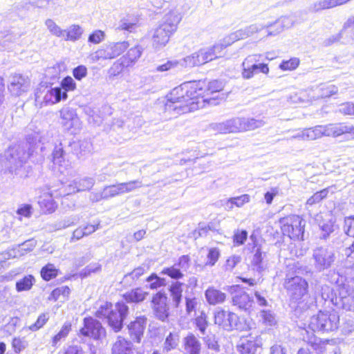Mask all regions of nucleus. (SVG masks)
Returning <instances> with one entry per match:
<instances>
[{"label":"nucleus","instance_id":"1","mask_svg":"<svg viewBox=\"0 0 354 354\" xmlns=\"http://www.w3.org/2000/svg\"><path fill=\"white\" fill-rule=\"evenodd\" d=\"M349 272L344 273L339 270H330L326 274V279L336 286L335 295L333 289L324 285L321 288V296L326 301H328L337 308L354 312V290L348 284L354 280V263L351 268H347Z\"/></svg>","mask_w":354,"mask_h":354},{"label":"nucleus","instance_id":"2","mask_svg":"<svg viewBox=\"0 0 354 354\" xmlns=\"http://www.w3.org/2000/svg\"><path fill=\"white\" fill-rule=\"evenodd\" d=\"M205 86V81L198 80L185 82L174 88L167 96L165 111L174 115L190 112L195 108V100L203 96Z\"/></svg>","mask_w":354,"mask_h":354},{"label":"nucleus","instance_id":"3","mask_svg":"<svg viewBox=\"0 0 354 354\" xmlns=\"http://www.w3.org/2000/svg\"><path fill=\"white\" fill-rule=\"evenodd\" d=\"M339 323V317L335 311H319L317 315L310 317L308 328L312 331L305 330L303 339L317 353H323L327 344L326 341L316 337L315 330L333 331L337 329Z\"/></svg>","mask_w":354,"mask_h":354},{"label":"nucleus","instance_id":"4","mask_svg":"<svg viewBox=\"0 0 354 354\" xmlns=\"http://www.w3.org/2000/svg\"><path fill=\"white\" fill-rule=\"evenodd\" d=\"M181 19L178 10H170L164 15L159 25L150 31L151 46L155 50H159L168 44Z\"/></svg>","mask_w":354,"mask_h":354},{"label":"nucleus","instance_id":"5","mask_svg":"<svg viewBox=\"0 0 354 354\" xmlns=\"http://www.w3.org/2000/svg\"><path fill=\"white\" fill-rule=\"evenodd\" d=\"M265 124L263 120L235 118L220 123L212 124V129L220 133L252 131Z\"/></svg>","mask_w":354,"mask_h":354},{"label":"nucleus","instance_id":"6","mask_svg":"<svg viewBox=\"0 0 354 354\" xmlns=\"http://www.w3.org/2000/svg\"><path fill=\"white\" fill-rule=\"evenodd\" d=\"M336 259L335 252L330 246H319L313 251L312 260L316 271L322 272L325 270H330ZM339 270L343 272L340 268ZM335 271L338 269L335 270Z\"/></svg>","mask_w":354,"mask_h":354},{"label":"nucleus","instance_id":"7","mask_svg":"<svg viewBox=\"0 0 354 354\" xmlns=\"http://www.w3.org/2000/svg\"><path fill=\"white\" fill-rule=\"evenodd\" d=\"M279 223L283 235L293 240H303L306 221L298 215H290L280 218Z\"/></svg>","mask_w":354,"mask_h":354},{"label":"nucleus","instance_id":"8","mask_svg":"<svg viewBox=\"0 0 354 354\" xmlns=\"http://www.w3.org/2000/svg\"><path fill=\"white\" fill-rule=\"evenodd\" d=\"M28 158L25 147L19 144L10 145L4 152L5 167L10 173L17 171L21 167Z\"/></svg>","mask_w":354,"mask_h":354},{"label":"nucleus","instance_id":"9","mask_svg":"<svg viewBox=\"0 0 354 354\" xmlns=\"http://www.w3.org/2000/svg\"><path fill=\"white\" fill-rule=\"evenodd\" d=\"M129 46L128 41L111 42L102 46L91 55L93 62L112 59L122 54Z\"/></svg>","mask_w":354,"mask_h":354},{"label":"nucleus","instance_id":"10","mask_svg":"<svg viewBox=\"0 0 354 354\" xmlns=\"http://www.w3.org/2000/svg\"><path fill=\"white\" fill-rule=\"evenodd\" d=\"M313 129L315 140L323 136L337 137L344 133L354 135V127L344 124L317 125Z\"/></svg>","mask_w":354,"mask_h":354},{"label":"nucleus","instance_id":"11","mask_svg":"<svg viewBox=\"0 0 354 354\" xmlns=\"http://www.w3.org/2000/svg\"><path fill=\"white\" fill-rule=\"evenodd\" d=\"M67 97V93L63 91L60 87L39 88L35 93V100L41 101L45 105L56 104L62 100H66Z\"/></svg>","mask_w":354,"mask_h":354},{"label":"nucleus","instance_id":"12","mask_svg":"<svg viewBox=\"0 0 354 354\" xmlns=\"http://www.w3.org/2000/svg\"><path fill=\"white\" fill-rule=\"evenodd\" d=\"M214 323L227 331L233 329L244 330L243 324L239 321V317L234 313L224 310H220L215 313Z\"/></svg>","mask_w":354,"mask_h":354},{"label":"nucleus","instance_id":"13","mask_svg":"<svg viewBox=\"0 0 354 354\" xmlns=\"http://www.w3.org/2000/svg\"><path fill=\"white\" fill-rule=\"evenodd\" d=\"M284 288L292 299L297 301L307 293L308 284L300 276L295 275L294 277L286 279Z\"/></svg>","mask_w":354,"mask_h":354},{"label":"nucleus","instance_id":"14","mask_svg":"<svg viewBox=\"0 0 354 354\" xmlns=\"http://www.w3.org/2000/svg\"><path fill=\"white\" fill-rule=\"evenodd\" d=\"M129 313V307L124 302H118L109 315L107 322L112 330L118 333L123 326V322Z\"/></svg>","mask_w":354,"mask_h":354},{"label":"nucleus","instance_id":"15","mask_svg":"<svg viewBox=\"0 0 354 354\" xmlns=\"http://www.w3.org/2000/svg\"><path fill=\"white\" fill-rule=\"evenodd\" d=\"M80 333L85 337L100 340L106 337V329L97 319L88 317L84 319V326L80 330Z\"/></svg>","mask_w":354,"mask_h":354},{"label":"nucleus","instance_id":"16","mask_svg":"<svg viewBox=\"0 0 354 354\" xmlns=\"http://www.w3.org/2000/svg\"><path fill=\"white\" fill-rule=\"evenodd\" d=\"M167 301V295L160 291L155 294L151 300L154 315L162 322L167 321L169 315Z\"/></svg>","mask_w":354,"mask_h":354},{"label":"nucleus","instance_id":"17","mask_svg":"<svg viewBox=\"0 0 354 354\" xmlns=\"http://www.w3.org/2000/svg\"><path fill=\"white\" fill-rule=\"evenodd\" d=\"M190 267V258L187 255H183L178 261L173 266L165 268L160 274L167 275L173 279H180L184 276L183 272H186Z\"/></svg>","mask_w":354,"mask_h":354},{"label":"nucleus","instance_id":"18","mask_svg":"<svg viewBox=\"0 0 354 354\" xmlns=\"http://www.w3.org/2000/svg\"><path fill=\"white\" fill-rule=\"evenodd\" d=\"M9 81L8 88L12 95L19 96L28 92L30 86V79L21 74L11 75Z\"/></svg>","mask_w":354,"mask_h":354},{"label":"nucleus","instance_id":"19","mask_svg":"<svg viewBox=\"0 0 354 354\" xmlns=\"http://www.w3.org/2000/svg\"><path fill=\"white\" fill-rule=\"evenodd\" d=\"M147 322V318L145 316H139L127 326L129 336L134 342L140 343L141 342Z\"/></svg>","mask_w":354,"mask_h":354},{"label":"nucleus","instance_id":"20","mask_svg":"<svg viewBox=\"0 0 354 354\" xmlns=\"http://www.w3.org/2000/svg\"><path fill=\"white\" fill-rule=\"evenodd\" d=\"M181 347L183 354H201L202 343L192 333L183 339Z\"/></svg>","mask_w":354,"mask_h":354},{"label":"nucleus","instance_id":"21","mask_svg":"<svg viewBox=\"0 0 354 354\" xmlns=\"http://www.w3.org/2000/svg\"><path fill=\"white\" fill-rule=\"evenodd\" d=\"M95 184V180L92 178L85 177L74 180L70 183L66 191H64V195H69L79 192L89 190Z\"/></svg>","mask_w":354,"mask_h":354},{"label":"nucleus","instance_id":"22","mask_svg":"<svg viewBox=\"0 0 354 354\" xmlns=\"http://www.w3.org/2000/svg\"><path fill=\"white\" fill-rule=\"evenodd\" d=\"M261 29L262 27H259L257 24H252L231 33L225 39H228V44H230L236 41L248 38Z\"/></svg>","mask_w":354,"mask_h":354},{"label":"nucleus","instance_id":"23","mask_svg":"<svg viewBox=\"0 0 354 354\" xmlns=\"http://www.w3.org/2000/svg\"><path fill=\"white\" fill-rule=\"evenodd\" d=\"M337 92V88L334 85H324L315 86L310 90L309 96L313 100L330 97Z\"/></svg>","mask_w":354,"mask_h":354},{"label":"nucleus","instance_id":"24","mask_svg":"<svg viewBox=\"0 0 354 354\" xmlns=\"http://www.w3.org/2000/svg\"><path fill=\"white\" fill-rule=\"evenodd\" d=\"M253 299L245 292H241L232 297V304L239 310L250 312L253 305Z\"/></svg>","mask_w":354,"mask_h":354},{"label":"nucleus","instance_id":"25","mask_svg":"<svg viewBox=\"0 0 354 354\" xmlns=\"http://www.w3.org/2000/svg\"><path fill=\"white\" fill-rule=\"evenodd\" d=\"M111 354H133V344L121 336H118L111 348Z\"/></svg>","mask_w":354,"mask_h":354},{"label":"nucleus","instance_id":"26","mask_svg":"<svg viewBox=\"0 0 354 354\" xmlns=\"http://www.w3.org/2000/svg\"><path fill=\"white\" fill-rule=\"evenodd\" d=\"M205 297L207 303L212 306L221 304L226 299V294L213 286L209 287L205 290Z\"/></svg>","mask_w":354,"mask_h":354},{"label":"nucleus","instance_id":"27","mask_svg":"<svg viewBox=\"0 0 354 354\" xmlns=\"http://www.w3.org/2000/svg\"><path fill=\"white\" fill-rule=\"evenodd\" d=\"M310 272L307 266H304L300 263L292 260L289 261L286 264V279L294 277V274L299 276V274H306Z\"/></svg>","mask_w":354,"mask_h":354},{"label":"nucleus","instance_id":"28","mask_svg":"<svg viewBox=\"0 0 354 354\" xmlns=\"http://www.w3.org/2000/svg\"><path fill=\"white\" fill-rule=\"evenodd\" d=\"M250 201V196L248 194H243L236 197H232L226 201H221L222 205L224 207L225 210L230 211L233 209L234 206L237 207H241L245 204L249 203Z\"/></svg>","mask_w":354,"mask_h":354},{"label":"nucleus","instance_id":"29","mask_svg":"<svg viewBox=\"0 0 354 354\" xmlns=\"http://www.w3.org/2000/svg\"><path fill=\"white\" fill-rule=\"evenodd\" d=\"M262 55L255 54L248 55L242 64L250 66V67H256L259 68V71L264 74H268L269 68L266 64L260 63L262 60Z\"/></svg>","mask_w":354,"mask_h":354},{"label":"nucleus","instance_id":"30","mask_svg":"<svg viewBox=\"0 0 354 354\" xmlns=\"http://www.w3.org/2000/svg\"><path fill=\"white\" fill-rule=\"evenodd\" d=\"M266 253L263 252L259 248H257L250 262V266L253 270L261 273L266 269V263L264 261Z\"/></svg>","mask_w":354,"mask_h":354},{"label":"nucleus","instance_id":"31","mask_svg":"<svg viewBox=\"0 0 354 354\" xmlns=\"http://www.w3.org/2000/svg\"><path fill=\"white\" fill-rule=\"evenodd\" d=\"M183 61L185 66L187 67H194L207 62V57H205L203 49L193 53L192 55L185 57Z\"/></svg>","mask_w":354,"mask_h":354},{"label":"nucleus","instance_id":"32","mask_svg":"<svg viewBox=\"0 0 354 354\" xmlns=\"http://www.w3.org/2000/svg\"><path fill=\"white\" fill-rule=\"evenodd\" d=\"M345 0H319L313 3L312 10L318 12L345 4Z\"/></svg>","mask_w":354,"mask_h":354},{"label":"nucleus","instance_id":"33","mask_svg":"<svg viewBox=\"0 0 354 354\" xmlns=\"http://www.w3.org/2000/svg\"><path fill=\"white\" fill-rule=\"evenodd\" d=\"M259 346V345L256 341L241 338L237 348L241 354H254Z\"/></svg>","mask_w":354,"mask_h":354},{"label":"nucleus","instance_id":"34","mask_svg":"<svg viewBox=\"0 0 354 354\" xmlns=\"http://www.w3.org/2000/svg\"><path fill=\"white\" fill-rule=\"evenodd\" d=\"M147 295V292L144 291L140 288H137L127 292L124 294L123 297L127 302L139 303L144 301Z\"/></svg>","mask_w":354,"mask_h":354},{"label":"nucleus","instance_id":"35","mask_svg":"<svg viewBox=\"0 0 354 354\" xmlns=\"http://www.w3.org/2000/svg\"><path fill=\"white\" fill-rule=\"evenodd\" d=\"M142 52L143 48L140 45H137L131 48L122 58L127 64V66H132L141 57Z\"/></svg>","mask_w":354,"mask_h":354},{"label":"nucleus","instance_id":"36","mask_svg":"<svg viewBox=\"0 0 354 354\" xmlns=\"http://www.w3.org/2000/svg\"><path fill=\"white\" fill-rule=\"evenodd\" d=\"M52 156L53 161L55 165H57L61 168L67 167L68 164V162L66 161V153L61 142L59 145H56L55 146Z\"/></svg>","mask_w":354,"mask_h":354},{"label":"nucleus","instance_id":"37","mask_svg":"<svg viewBox=\"0 0 354 354\" xmlns=\"http://www.w3.org/2000/svg\"><path fill=\"white\" fill-rule=\"evenodd\" d=\"M59 113L62 125L66 129H70L73 126V121L77 118L74 109L69 107H63Z\"/></svg>","mask_w":354,"mask_h":354},{"label":"nucleus","instance_id":"38","mask_svg":"<svg viewBox=\"0 0 354 354\" xmlns=\"http://www.w3.org/2000/svg\"><path fill=\"white\" fill-rule=\"evenodd\" d=\"M183 283L179 281L173 282L169 286V290L172 302L175 307H178L182 299Z\"/></svg>","mask_w":354,"mask_h":354},{"label":"nucleus","instance_id":"39","mask_svg":"<svg viewBox=\"0 0 354 354\" xmlns=\"http://www.w3.org/2000/svg\"><path fill=\"white\" fill-rule=\"evenodd\" d=\"M83 32L84 30L80 26L73 24L66 30H64V39L73 42L76 41L81 38Z\"/></svg>","mask_w":354,"mask_h":354},{"label":"nucleus","instance_id":"40","mask_svg":"<svg viewBox=\"0 0 354 354\" xmlns=\"http://www.w3.org/2000/svg\"><path fill=\"white\" fill-rule=\"evenodd\" d=\"M38 203L43 213H52L56 209V205L51 195L44 194L41 196Z\"/></svg>","mask_w":354,"mask_h":354},{"label":"nucleus","instance_id":"41","mask_svg":"<svg viewBox=\"0 0 354 354\" xmlns=\"http://www.w3.org/2000/svg\"><path fill=\"white\" fill-rule=\"evenodd\" d=\"M35 283V279L32 275H26L16 282V290L19 292L30 290Z\"/></svg>","mask_w":354,"mask_h":354},{"label":"nucleus","instance_id":"42","mask_svg":"<svg viewBox=\"0 0 354 354\" xmlns=\"http://www.w3.org/2000/svg\"><path fill=\"white\" fill-rule=\"evenodd\" d=\"M127 67H128L127 64L122 57L116 60L108 70L109 77L110 79H113V77L118 76L122 73L124 68Z\"/></svg>","mask_w":354,"mask_h":354},{"label":"nucleus","instance_id":"43","mask_svg":"<svg viewBox=\"0 0 354 354\" xmlns=\"http://www.w3.org/2000/svg\"><path fill=\"white\" fill-rule=\"evenodd\" d=\"M179 342V335L178 333L170 332L166 337L163 344V351L169 352L176 348Z\"/></svg>","mask_w":354,"mask_h":354},{"label":"nucleus","instance_id":"44","mask_svg":"<svg viewBox=\"0 0 354 354\" xmlns=\"http://www.w3.org/2000/svg\"><path fill=\"white\" fill-rule=\"evenodd\" d=\"M120 183L106 186L102 190V197L104 199H108L116 196L123 194Z\"/></svg>","mask_w":354,"mask_h":354},{"label":"nucleus","instance_id":"45","mask_svg":"<svg viewBox=\"0 0 354 354\" xmlns=\"http://www.w3.org/2000/svg\"><path fill=\"white\" fill-rule=\"evenodd\" d=\"M194 324L201 335H206V330L209 326L207 315L204 312H201V315L195 318Z\"/></svg>","mask_w":354,"mask_h":354},{"label":"nucleus","instance_id":"46","mask_svg":"<svg viewBox=\"0 0 354 354\" xmlns=\"http://www.w3.org/2000/svg\"><path fill=\"white\" fill-rule=\"evenodd\" d=\"M315 140V136L313 127L306 128L299 131L297 133L288 138V140Z\"/></svg>","mask_w":354,"mask_h":354},{"label":"nucleus","instance_id":"47","mask_svg":"<svg viewBox=\"0 0 354 354\" xmlns=\"http://www.w3.org/2000/svg\"><path fill=\"white\" fill-rule=\"evenodd\" d=\"M71 330V324L70 323H65L59 332L53 337L52 346L56 347L60 341L65 339Z\"/></svg>","mask_w":354,"mask_h":354},{"label":"nucleus","instance_id":"48","mask_svg":"<svg viewBox=\"0 0 354 354\" xmlns=\"http://www.w3.org/2000/svg\"><path fill=\"white\" fill-rule=\"evenodd\" d=\"M58 270L52 263H48L41 270V276L45 281H50L57 276Z\"/></svg>","mask_w":354,"mask_h":354},{"label":"nucleus","instance_id":"49","mask_svg":"<svg viewBox=\"0 0 354 354\" xmlns=\"http://www.w3.org/2000/svg\"><path fill=\"white\" fill-rule=\"evenodd\" d=\"M45 26L50 33L57 37H64V30L62 29L53 19H47Z\"/></svg>","mask_w":354,"mask_h":354},{"label":"nucleus","instance_id":"50","mask_svg":"<svg viewBox=\"0 0 354 354\" xmlns=\"http://www.w3.org/2000/svg\"><path fill=\"white\" fill-rule=\"evenodd\" d=\"M203 340L206 346L215 352H218L220 350V346L218 344V341L214 334H207L203 335Z\"/></svg>","mask_w":354,"mask_h":354},{"label":"nucleus","instance_id":"51","mask_svg":"<svg viewBox=\"0 0 354 354\" xmlns=\"http://www.w3.org/2000/svg\"><path fill=\"white\" fill-rule=\"evenodd\" d=\"M346 26V21L344 23L342 28L340 30V31L335 35H331L328 38L326 39L324 41V45L325 46H329L333 44L337 43L342 40V39L344 37V35L346 32V30L349 28L350 27H345Z\"/></svg>","mask_w":354,"mask_h":354},{"label":"nucleus","instance_id":"52","mask_svg":"<svg viewBox=\"0 0 354 354\" xmlns=\"http://www.w3.org/2000/svg\"><path fill=\"white\" fill-rule=\"evenodd\" d=\"M206 86H205L203 89V95L205 92H207V93H214L216 92H219L223 90L224 84L223 82L220 80H212L211 82H209L208 84L205 81Z\"/></svg>","mask_w":354,"mask_h":354},{"label":"nucleus","instance_id":"53","mask_svg":"<svg viewBox=\"0 0 354 354\" xmlns=\"http://www.w3.org/2000/svg\"><path fill=\"white\" fill-rule=\"evenodd\" d=\"M147 281L149 283V288L151 289H158L166 285V280L165 278L158 277L156 274H152L147 279Z\"/></svg>","mask_w":354,"mask_h":354},{"label":"nucleus","instance_id":"54","mask_svg":"<svg viewBox=\"0 0 354 354\" xmlns=\"http://www.w3.org/2000/svg\"><path fill=\"white\" fill-rule=\"evenodd\" d=\"M122 194L133 192L138 188L142 187V181L139 180H131L126 183H120Z\"/></svg>","mask_w":354,"mask_h":354},{"label":"nucleus","instance_id":"55","mask_svg":"<svg viewBox=\"0 0 354 354\" xmlns=\"http://www.w3.org/2000/svg\"><path fill=\"white\" fill-rule=\"evenodd\" d=\"M148 268L145 266H140L135 268L131 272L124 275V280L128 281L131 279L133 281L138 279L147 270Z\"/></svg>","mask_w":354,"mask_h":354},{"label":"nucleus","instance_id":"56","mask_svg":"<svg viewBox=\"0 0 354 354\" xmlns=\"http://www.w3.org/2000/svg\"><path fill=\"white\" fill-rule=\"evenodd\" d=\"M136 27L137 23L136 21L130 20L129 18H124L119 22L118 29L133 32Z\"/></svg>","mask_w":354,"mask_h":354},{"label":"nucleus","instance_id":"57","mask_svg":"<svg viewBox=\"0 0 354 354\" xmlns=\"http://www.w3.org/2000/svg\"><path fill=\"white\" fill-rule=\"evenodd\" d=\"M242 71L241 77L244 80H250L254 77L255 74L260 72L259 68L250 67V66L244 64H241Z\"/></svg>","mask_w":354,"mask_h":354},{"label":"nucleus","instance_id":"58","mask_svg":"<svg viewBox=\"0 0 354 354\" xmlns=\"http://www.w3.org/2000/svg\"><path fill=\"white\" fill-rule=\"evenodd\" d=\"M48 319H49V317L47 313L41 314L38 317L35 323H34L33 324H32L29 326V330H30L32 331L38 330L39 329H40L41 328H42L44 326V325L47 322Z\"/></svg>","mask_w":354,"mask_h":354},{"label":"nucleus","instance_id":"59","mask_svg":"<svg viewBox=\"0 0 354 354\" xmlns=\"http://www.w3.org/2000/svg\"><path fill=\"white\" fill-rule=\"evenodd\" d=\"M113 309V306L110 303H106L104 305H102L100 308L96 311L95 315L98 318H106V319L109 317V315L111 313Z\"/></svg>","mask_w":354,"mask_h":354},{"label":"nucleus","instance_id":"60","mask_svg":"<svg viewBox=\"0 0 354 354\" xmlns=\"http://www.w3.org/2000/svg\"><path fill=\"white\" fill-rule=\"evenodd\" d=\"M299 64V59L298 58H291L287 61H283L279 68L283 71H292L295 69Z\"/></svg>","mask_w":354,"mask_h":354},{"label":"nucleus","instance_id":"61","mask_svg":"<svg viewBox=\"0 0 354 354\" xmlns=\"http://www.w3.org/2000/svg\"><path fill=\"white\" fill-rule=\"evenodd\" d=\"M328 194V190L324 189L319 192H317L314 194L310 198H309L307 201V205H313L317 203L320 202L323 198H324Z\"/></svg>","mask_w":354,"mask_h":354},{"label":"nucleus","instance_id":"62","mask_svg":"<svg viewBox=\"0 0 354 354\" xmlns=\"http://www.w3.org/2000/svg\"><path fill=\"white\" fill-rule=\"evenodd\" d=\"M104 38H105L104 32H103L100 30H95L93 33H91L89 35V37L88 38V41L90 43L97 44H99L101 41H102L104 39Z\"/></svg>","mask_w":354,"mask_h":354},{"label":"nucleus","instance_id":"63","mask_svg":"<svg viewBox=\"0 0 354 354\" xmlns=\"http://www.w3.org/2000/svg\"><path fill=\"white\" fill-rule=\"evenodd\" d=\"M62 89H64V91H73L76 87V84L74 80L70 77L67 76L63 79L61 83Z\"/></svg>","mask_w":354,"mask_h":354},{"label":"nucleus","instance_id":"64","mask_svg":"<svg viewBox=\"0 0 354 354\" xmlns=\"http://www.w3.org/2000/svg\"><path fill=\"white\" fill-rule=\"evenodd\" d=\"M220 256L219 250L216 248H213L209 249L208 254H207V264L209 266H214L216 262L218 261Z\"/></svg>","mask_w":354,"mask_h":354}]
</instances>
